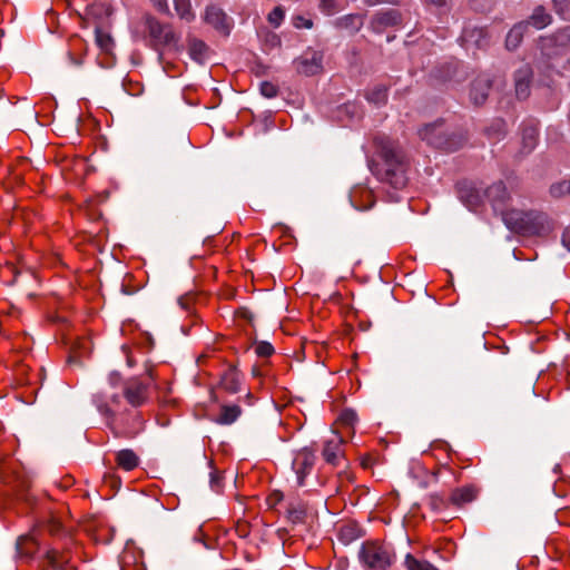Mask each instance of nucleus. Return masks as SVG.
<instances>
[{"instance_id":"38","label":"nucleus","mask_w":570,"mask_h":570,"mask_svg":"<svg viewBox=\"0 0 570 570\" xmlns=\"http://www.w3.org/2000/svg\"><path fill=\"white\" fill-rule=\"evenodd\" d=\"M568 184H569V179H566V180H562V181L551 185V187H550L551 196L554 198H559V197H563L566 195H570V189H569L570 186Z\"/></svg>"},{"instance_id":"17","label":"nucleus","mask_w":570,"mask_h":570,"mask_svg":"<svg viewBox=\"0 0 570 570\" xmlns=\"http://www.w3.org/2000/svg\"><path fill=\"white\" fill-rule=\"evenodd\" d=\"M46 559L52 570H77V568L70 563V556L66 552L51 549L47 551Z\"/></svg>"},{"instance_id":"53","label":"nucleus","mask_w":570,"mask_h":570,"mask_svg":"<svg viewBox=\"0 0 570 570\" xmlns=\"http://www.w3.org/2000/svg\"><path fill=\"white\" fill-rule=\"evenodd\" d=\"M428 2L435 4L436 7L445 6L448 0H426Z\"/></svg>"},{"instance_id":"40","label":"nucleus","mask_w":570,"mask_h":570,"mask_svg":"<svg viewBox=\"0 0 570 570\" xmlns=\"http://www.w3.org/2000/svg\"><path fill=\"white\" fill-rule=\"evenodd\" d=\"M274 347L271 343L262 341L255 345V353L259 357H269L274 354Z\"/></svg>"},{"instance_id":"37","label":"nucleus","mask_w":570,"mask_h":570,"mask_svg":"<svg viewBox=\"0 0 570 570\" xmlns=\"http://www.w3.org/2000/svg\"><path fill=\"white\" fill-rule=\"evenodd\" d=\"M464 37L466 40H474L479 48L488 45L487 31L482 28L465 31Z\"/></svg>"},{"instance_id":"25","label":"nucleus","mask_w":570,"mask_h":570,"mask_svg":"<svg viewBox=\"0 0 570 570\" xmlns=\"http://www.w3.org/2000/svg\"><path fill=\"white\" fill-rule=\"evenodd\" d=\"M242 414L239 405H222L219 414L215 419V422L220 425L233 424Z\"/></svg>"},{"instance_id":"19","label":"nucleus","mask_w":570,"mask_h":570,"mask_svg":"<svg viewBox=\"0 0 570 570\" xmlns=\"http://www.w3.org/2000/svg\"><path fill=\"white\" fill-rule=\"evenodd\" d=\"M188 53L195 62L203 65L208 60L210 49L204 41L193 38L188 40Z\"/></svg>"},{"instance_id":"15","label":"nucleus","mask_w":570,"mask_h":570,"mask_svg":"<svg viewBox=\"0 0 570 570\" xmlns=\"http://www.w3.org/2000/svg\"><path fill=\"white\" fill-rule=\"evenodd\" d=\"M460 198L471 210H478L487 200L484 190L475 186H468L460 190Z\"/></svg>"},{"instance_id":"3","label":"nucleus","mask_w":570,"mask_h":570,"mask_svg":"<svg viewBox=\"0 0 570 570\" xmlns=\"http://www.w3.org/2000/svg\"><path fill=\"white\" fill-rule=\"evenodd\" d=\"M136 33H141L148 45L158 51L164 49H177L179 36L174 31L171 24L164 23L157 18L146 14L136 27Z\"/></svg>"},{"instance_id":"9","label":"nucleus","mask_w":570,"mask_h":570,"mask_svg":"<svg viewBox=\"0 0 570 570\" xmlns=\"http://www.w3.org/2000/svg\"><path fill=\"white\" fill-rule=\"evenodd\" d=\"M487 200L491 204L493 210L501 215L504 220V214L510 213L511 197L502 181L494 183L484 190Z\"/></svg>"},{"instance_id":"11","label":"nucleus","mask_w":570,"mask_h":570,"mask_svg":"<svg viewBox=\"0 0 570 570\" xmlns=\"http://www.w3.org/2000/svg\"><path fill=\"white\" fill-rule=\"evenodd\" d=\"M323 57L320 52H306L295 60V68L298 73L314 76L322 70Z\"/></svg>"},{"instance_id":"28","label":"nucleus","mask_w":570,"mask_h":570,"mask_svg":"<svg viewBox=\"0 0 570 570\" xmlns=\"http://www.w3.org/2000/svg\"><path fill=\"white\" fill-rule=\"evenodd\" d=\"M38 547V542L31 535L20 537L17 542L18 553L27 558L32 557L37 552Z\"/></svg>"},{"instance_id":"4","label":"nucleus","mask_w":570,"mask_h":570,"mask_svg":"<svg viewBox=\"0 0 570 570\" xmlns=\"http://www.w3.org/2000/svg\"><path fill=\"white\" fill-rule=\"evenodd\" d=\"M504 224L513 232L525 235H541L550 229L547 214L537 210L523 212L512 208L504 214Z\"/></svg>"},{"instance_id":"2","label":"nucleus","mask_w":570,"mask_h":570,"mask_svg":"<svg viewBox=\"0 0 570 570\" xmlns=\"http://www.w3.org/2000/svg\"><path fill=\"white\" fill-rule=\"evenodd\" d=\"M91 401L96 406L97 411L104 416L107 426L112 431V433L118 438H134L141 430V420L138 413L135 414V421L137 422V428H119L117 425V414L116 409L119 407L121 403V396L116 393H109L107 391L100 390L92 394Z\"/></svg>"},{"instance_id":"56","label":"nucleus","mask_w":570,"mask_h":570,"mask_svg":"<svg viewBox=\"0 0 570 570\" xmlns=\"http://www.w3.org/2000/svg\"><path fill=\"white\" fill-rule=\"evenodd\" d=\"M568 62L570 63V59L568 60Z\"/></svg>"},{"instance_id":"49","label":"nucleus","mask_w":570,"mask_h":570,"mask_svg":"<svg viewBox=\"0 0 570 570\" xmlns=\"http://www.w3.org/2000/svg\"><path fill=\"white\" fill-rule=\"evenodd\" d=\"M151 2L154 3V6L157 8L158 11L164 12V13L169 12L167 0H151Z\"/></svg>"},{"instance_id":"35","label":"nucleus","mask_w":570,"mask_h":570,"mask_svg":"<svg viewBox=\"0 0 570 570\" xmlns=\"http://www.w3.org/2000/svg\"><path fill=\"white\" fill-rule=\"evenodd\" d=\"M399 21L400 14L395 10L382 11L375 16V22L382 26H394Z\"/></svg>"},{"instance_id":"32","label":"nucleus","mask_w":570,"mask_h":570,"mask_svg":"<svg viewBox=\"0 0 570 570\" xmlns=\"http://www.w3.org/2000/svg\"><path fill=\"white\" fill-rule=\"evenodd\" d=\"M403 564L406 570H439L431 562L423 559H417L411 553L405 556Z\"/></svg>"},{"instance_id":"22","label":"nucleus","mask_w":570,"mask_h":570,"mask_svg":"<svg viewBox=\"0 0 570 570\" xmlns=\"http://www.w3.org/2000/svg\"><path fill=\"white\" fill-rule=\"evenodd\" d=\"M337 537L342 543L350 544L362 537V529L355 522H346L340 527Z\"/></svg>"},{"instance_id":"16","label":"nucleus","mask_w":570,"mask_h":570,"mask_svg":"<svg viewBox=\"0 0 570 570\" xmlns=\"http://www.w3.org/2000/svg\"><path fill=\"white\" fill-rule=\"evenodd\" d=\"M479 490L476 487L469 484L454 489L450 495V503L456 507L470 503L478 497Z\"/></svg>"},{"instance_id":"5","label":"nucleus","mask_w":570,"mask_h":570,"mask_svg":"<svg viewBox=\"0 0 570 570\" xmlns=\"http://www.w3.org/2000/svg\"><path fill=\"white\" fill-rule=\"evenodd\" d=\"M358 560L366 570H386L393 564L395 552L385 541L366 540L360 548Z\"/></svg>"},{"instance_id":"23","label":"nucleus","mask_w":570,"mask_h":570,"mask_svg":"<svg viewBox=\"0 0 570 570\" xmlns=\"http://www.w3.org/2000/svg\"><path fill=\"white\" fill-rule=\"evenodd\" d=\"M364 23V16L358 13H351L343 16L335 21V26L340 29H345L350 32L358 31Z\"/></svg>"},{"instance_id":"6","label":"nucleus","mask_w":570,"mask_h":570,"mask_svg":"<svg viewBox=\"0 0 570 570\" xmlns=\"http://www.w3.org/2000/svg\"><path fill=\"white\" fill-rule=\"evenodd\" d=\"M420 136L430 146L445 151H455L463 145V137L459 135H449L443 122H435L424 126L420 130Z\"/></svg>"},{"instance_id":"20","label":"nucleus","mask_w":570,"mask_h":570,"mask_svg":"<svg viewBox=\"0 0 570 570\" xmlns=\"http://www.w3.org/2000/svg\"><path fill=\"white\" fill-rule=\"evenodd\" d=\"M240 385V374L236 366L229 365L220 376V386L229 393H237Z\"/></svg>"},{"instance_id":"31","label":"nucleus","mask_w":570,"mask_h":570,"mask_svg":"<svg viewBox=\"0 0 570 570\" xmlns=\"http://www.w3.org/2000/svg\"><path fill=\"white\" fill-rule=\"evenodd\" d=\"M176 14L186 22H191L195 19V12L191 7L190 0H173Z\"/></svg>"},{"instance_id":"44","label":"nucleus","mask_w":570,"mask_h":570,"mask_svg":"<svg viewBox=\"0 0 570 570\" xmlns=\"http://www.w3.org/2000/svg\"><path fill=\"white\" fill-rule=\"evenodd\" d=\"M285 12L281 7H276L269 14H268V21L274 27H278L283 19H284Z\"/></svg>"},{"instance_id":"24","label":"nucleus","mask_w":570,"mask_h":570,"mask_svg":"<svg viewBox=\"0 0 570 570\" xmlns=\"http://www.w3.org/2000/svg\"><path fill=\"white\" fill-rule=\"evenodd\" d=\"M528 30V22H519L514 24L507 35L505 47L509 50H514L521 43L525 31Z\"/></svg>"},{"instance_id":"54","label":"nucleus","mask_w":570,"mask_h":570,"mask_svg":"<svg viewBox=\"0 0 570 570\" xmlns=\"http://www.w3.org/2000/svg\"><path fill=\"white\" fill-rule=\"evenodd\" d=\"M252 372H253V375H254V376H261V375H262L261 370H259L258 367H256V366H255V367H253V371H252Z\"/></svg>"},{"instance_id":"7","label":"nucleus","mask_w":570,"mask_h":570,"mask_svg":"<svg viewBox=\"0 0 570 570\" xmlns=\"http://www.w3.org/2000/svg\"><path fill=\"white\" fill-rule=\"evenodd\" d=\"M570 45V28H564L556 32L551 37L541 38L540 47L542 55L548 60V68H556V65L550 62L556 57L564 53L567 47Z\"/></svg>"},{"instance_id":"36","label":"nucleus","mask_w":570,"mask_h":570,"mask_svg":"<svg viewBox=\"0 0 570 570\" xmlns=\"http://www.w3.org/2000/svg\"><path fill=\"white\" fill-rule=\"evenodd\" d=\"M367 100L376 105L383 104L387 98V89L385 86L379 85L371 89L367 95Z\"/></svg>"},{"instance_id":"27","label":"nucleus","mask_w":570,"mask_h":570,"mask_svg":"<svg viewBox=\"0 0 570 570\" xmlns=\"http://www.w3.org/2000/svg\"><path fill=\"white\" fill-rule=\"evenodd\" d=\"M552 21L551 16L546 11L542 6L537 7L530 18L524 22H528V27L532 26L537 30L548 27Z\"/></svg>"},{"instance_id":"55","label":"nucleus","mask_w":570,"mask_h":570,"mask_svg":"<svg viewBox=\"0 0 570 570\" xmlns=\"http://www.w3.org/2000/svg\"><path fill=\"white\" fill-rule=\"evenodd\" d=\"M70 59L71 61L75 63V65H81V60L80 59H75L71 55H70Z\"/></svg>"},{"instance_id":"34","label":"nucleus","mask_w":570,"mask_h":570,"mask_svg":"<svg viewBox=\"0 0 570 570\" xmlns=\"http://www.w3.org/2000/svg\"><path fill=\"white\" fill-rule=\"evenodd\" d=\"M43 530L48 531L51 535H60L63 533L65 528L59 518L51 514L43 523Z\"/></svg>"},{"instance_id":"26","label":"nucleus","mask_w":570,"mask_h":570,"mask_svg":"<svg viewBox=\"0 0 570 570\" xmlns=\"http://www.w3.org/2000/svg\"><path fill=\"white\" fill-rule=\"evenodd\" d=\"M336 422L341 426V429L345 430V432L352 436L355 433V426L358 422V417L354 410L344 409L340 413Z\"/></svg>"},{"instance_id":"39","label":"nucleus","mask_w":570,"mask_h":570,"mask_svg":"<svg viewBox=\"0 0 570 570\" xmlns=\"http://www.w3.org/2000/svg\"><path fill=\"white\" fill-rule=\"evenodd\" d=\"M429 504L432 510L440 512L448 508L449 502L442 495L433 493L429 497Z\"/></svg>"},{"instance_id":"48","label":"nucleus","mask_w":570,"mask_h":570,"mask_svg":"<svg viewBox=\"0 0 570 570\" xmlns=\"http://www.w3.org/2000/svg\"><path fill=\"white\" fill-rule=\"evenodd\" d=\"M220 482H222V478L219 475L218 472H212L210 473V485H212V489L215 490V491H218L220 489Z\"/></svg>"},{"instance_id":"14","label":"nucleus","mask_w":570,"mask_h":570,"mask_svg":"<svg viewBox=\"0 0 570 570\" xmlns=\"http://www.w3.org/2000/svg\"><path fill=\"white\" fill-rule=\"evenodd\" d=\"M204 20L225 35L229 32L228 17L217 6L212 4L206 8Z\"/></svg>"},{"instance_id":"21","label":"nucleus","mask_w":570,"mask_h":570,"mask_svg":"<svg viewBox=\"0 0 570 570\" xmlns=\"http://www.w3.org/2000/svg\"><path fill=\"white\" fill-rule=\"evenodd\" d=\"M489 89H490V82L488 79L482 78V77L475 79L473 81L471 90H470V98H471L472 102L475 106H480V105L484 104V101L488 98Z\"/></svg>"},{"instance_id":"41","label":"nucleus","mask_w":570,"mask_h":570,"mask_svg":"<svg viewBox=\"0 0 570 570\" xmlns=\"http://www.w3.org/2000/svg\"><path fill=\"white\" fill-rule=\"evenodd\" d=\"M505 132V122L498 119L491 128L488 129V135L493 139H500Z\"/></svg>"},{"instance_id":"18","label":"nucleus","mask_w":570,"mask_h":570,"mask_svg":"<svg viewBox=\"0 0 570 570\" xmlns=\"http://www.w3.org/2000/svg\"><path fill=\"white\" fill-rule=\"evenodd\" d=\"M115 461L119 469L127 472L135 470L140 463L139 456L131 449L118 451L116 453Z\"/></svg>"},{"instance_id":"42","label":"nucleus","mask_w":570,"mask_h":570,"mask_svg":"<svg viewBox=\"0 0 570 570\" xmlns=\"http://www.w3.org/2000/svg\"><path fill=\"white\" fill-rule=\"evenodd\" d=\"M261 94L266 98H274L278 94V87L269 81H263L259 87Z\"/></svg>"},{"instance_id":"29","label":"nucleus","mask_w":570,"mask_h":570,"mask_svg":"<svg viewBox=\"0 0 570 570\" xmlns=\"http://www.w3.org/2000/svg\"><path fill=\"white\" fill-rule=\"evenodd\" d=\"M287 518L293 522H302L306 515V504L301 500H294L288 502L287 508Z\"/></svg>"},{"instance_id":"33","label":"nucleus","mask_w":570,"mask_h":570,"mask_svg":"<svg viewBox=\"0 0 570 570\" xmlns=\"http://www.w3.org/2000/svg\"><path fill=\"white\" fill-rule=\"evenodd\" d=\"M96 43L106 55H111L114 49V39L111 36L100 28L96 29Z\"/></svg>"},{"instance_id":"12","label":"nucleus","mask_w":570,"mask_h":570,"mask_svg":"<svg viewBox=\"0 0 570 570\" xmlns=\"http://www.w3.org/2000/svg\"><path fill=\"white\" fill-rule=\"evenodd\" d=\"M343 443V436L338 434H335L333 438L325 442L322 454L328 464L334 466L341 464L342 460L344 459Z\"/></svg>"},{"instance_id":"47","label":"nucleus","mask_w":570,"mask_h":570,"mask_svg":"<svg viewBox=\"0 0 570 570\" xmlns=\"http://www.w3.org/2000/svg\"><path fill=\"white\" fill-rule=\"evenodd\" d=\"M294 26L296 28H306L309 29L313 26V22L311 19H306L304 17L297 16L294 18Z\"/></svg>"},{"instance_id":"1","label":"nucleus","mask_w":570,"mask_h":570,"mask_svg":"<svg viewBox=\"0 0 570 570\" xmlns=\"http://www.w3.org/2000/svg\"><path fill=\"white\" fill-rule=\"evenodd\" d=\"M380 156L383 163L374 167L376 177L395 189L405 187L409 164L400 145L394 141L382 142Z\"/></svg>"},{"instance_id":"52","label":"nucleus","mask_w":570,"mask_h":570,"mask_svg":"<svg viewBox=\"0 0 570 570\" xmlns=\"http://www.w3.org/2000/svg\"><path fill=\"white\" fill-rule=\"evenodd\" d=\"M366 4L368 6H376L380 3H393L394 0H364Z\"/></svg>"},{"instance_id":"10","label":"nucleus","mask_w":570,"mask_h":570,"mask_svg":"<svg viewBox=\"0 0 570 570\" xmlns=\"http://www.w3.org/2000/svg\"><path fill=\"white\" fill-rule=\"evenodd\" d=\"M315 463V455L307 449L299 451L292 463L293 470L296 473L297 484L304 485L305 478L312 472Z\"/></svg>"},{"instance_id":"45","label":"nucleus","mask_w":570,"mask_h":570,"mask_svg":"<svg viewBox=\"0 0 570 570\" xmlns=\"http://www.w3.org/2000/svg\"><path fill=\"white\" fill-rule=\"evenodd\" d=\"M284 499L283 492L278 490H274L271 492L266 498V503L269 508L274 509L276 508Z\"/></svg>"},{"instance_id":"30","label":"nucleus","mask_w":570,"mask_h":570,"mask_svg":"<svg viewBox=\"0 0 570 570\" xmlns=\"http://www.w3.org/2000/svg\"><path fill=\"white\" fill-rule=\"evenodd\" d=\"M538 128L532 124L524 126L522 129V145L525 153H530L537 145Z\"/></svg>"},{"instance_id":"46","label":"nucleus","mask_w":570,"mask_h":570,"mask_svg":"<svg viewBox=\"0 0 570 570\" xmlns=\"http://www.w3.org/2000/svg\"><path fill=\"white\" fill-rule=\"evenodd\" d=\"M556 11L564 19L569 17V0H552Z\"/></svg>"},{"instance_id":"43","label":"nucleus","mask_w":570,"mask_h":570,"mask_svg":"<svg viewBox=\"0 0 570 570\" xmlns=\"http://www.w3.org/2000/svg\"><path fill=\"white\" fill-rule=\"evenodd\" d=\"M322 12L332 16L338 11L337 0H320Z\"/></svg>"},{"instance_id":"13","label":"nucleus","mask_w":570,"mask_h":570,"mask_svg":"<svg viewBox=\"0 0 570 570\" xmlns=\"http://www.w3.org/2000/svg\"><path fill=\"white\" fill-rule=\"evenodd\" d=\"M533 71L529 65H522L514 72V88L518 99H527L530 96V87Z\"/></svg>"},{"instance_id":"8","label":"nucleus","mask_w":570,"mask_h":570,"mask_svg":"<svg viewBox=\"0 0 570 570\" xmlns=\"http://www.w3.org/2000/svg\"><path fill=\"white\" fill-rule=\"evenodd\" d=\"M149 385L140 377H130L122 383V396L130 406L140 407L149 400Z\"/></svg>"},{"instance_id":"51","label":"nucleus","mask_w":570,"mask_h":570,"mask_svg":"<svg viewBox=\"0 0 570 570\" xmlns=\"http://www.w3.org/2000/svg\"><path fill=\"white\" fill-rule=\"evenodd\" d=\"M120 374L119 373H112L110 376H109V383L111 386H116L117 383L120 381Z\"/></svg>"},{"instance_id":"50","label":"nucleus","mask_w":570,"mask_h":570,"mask_svg":"<svg viewBox=\"0 0 570 570\" xmlns=\"http://www.w3.org/2000/svg\"><path fill=\"white\" fill-rule=\"evenodd\" d=\"M562 244L570 250V227H567L562 233Z\"/></svg>"}]
</instances>
